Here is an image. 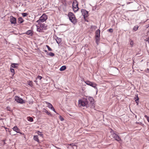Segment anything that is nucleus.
Returning <instances> with one entry per match:
<instances>
[{
	"mask_svg": "<svg viewBox=\"0 0 149 149\" xmlns=\"http://www.w3.org/2000/svg\"><path fill=\"white\" fill-rule=\"evenodd\" d=\"M18 23L19 24H21L24 21V20L22 17H19L18 18Z\"/></svg>",
	"mask_w": 149,
	"mask_h": 149,
	"instance_id": "obj_16",
	"label": "nucleus"
},
{
	"mask_svg": "<svg viewBox=\"0 0 149 149\" xmlns=\"http://www.w3.org/2000/svg\"><path fill=\"white\" fill-rule=\"evenodd\" d=\"M47 18V15L46 14H43L40 17L39 19L37 21V22L38 24L40 23L45 21Z\"/></svg>",
	"mask_w": 149,
	"mask_h": 149,
	"instance_id": "obj_4",
	"label": "nucleus"
},
{
	"mask_svg": "<svg viewBox=\"0 0 149 149\" xmlns=\"http://www.w3.org/2000/svg\"><path fill=\"white\" fill-rule=\"evenodd\" d=\"M15 100L18 103L21 104H23L25 103V102L24 101V100L18 96H16L15 97Z\"/></svg>",
	"mask_w": 149,
	"mask_h": 149,
	"instance_id": "obj_8",
	"label": "nucleus"
},
{
	"mask_svg": "<svg viewBox=\"0 0 149 149\" xmlns=\"http://www.w3.org/2000/svg\"><path fill=\"white\" fill-rule=\"evenodd\" d=\"M34 140L35 141H37V142H39V140L38 139V136L36 135L35 136H34L33 137Z\"/></svg>",
	"mask_w": 149,
	"mask_h": 149,
	"instance_id": "obj_18",
	"label": "nucleus"
},
{
	"mask_svg": "<svg viewBox=\"0 0 149 149\" xmlns=\"http://www.w3.org/2000/svg\"><path fill=\"white\" fill-rule=\"evenodd\" d=\"M44 51L45 52H47V50H44Z\"/></svg>",
	"mask_w": 149,
	"mask_h": 149,
	"instance_id": "obj_40",
	"label": "nucleus"
},
{
	"mask_svg": "<svg viewBox=\"0 0 149 149\" xmlns=\"http://www.w3.org/2000/svg\"><path fill=\"white\" fill-rule=\"evenodd\" d=\"M42 77L40 76H38L36 78V79L37 80L39 79V80H40L42 78Z\"/></svg>",
	"mask_w": 149,
	"mask_h": 149,
	"instance_id": "obj_30",
	"label": "nucleus"
},
{
	"mask_svg": "<svg viewBox=\"0 0 149 149\" xmlns=\"http://www.w3.org/2000/svg\"><path fill=\"white\" fill-rule=\"evenodd\" d=\"M37 31L39 32H42L43 31L46 30L47 26L45 24L41 23L38 24L36 25Z\"/></svg>",
	"mask_w": 149,
	"mask_h": 149,
	"instance_id": "obj_2",
	"label": "nucleus"
},
{
	"mask_svg": "<svg viewBox=\"0 0 149 149\" xmlns=\"http://www.w3.org/2000/svg\"><path fill=\"white\" fill-rule=\"evenodd\" d=\"M18 65V63H12L11 64V66L13 68H17V65Z\"/></svg>",
	"mask_w": 149,
	"mask_h": 149,
	"instance_id": "obj_15",
	"label": "nucleus"
},
{
	"mask_svg": "<svg viewBox=\"0 0 149 149\" xmlns=\"http://www.w3.org/2000/svg\"><path fill=\"white\" fill-rule=\"evenodd\" d=\"M136 98H135V102H136V103L137 104V105H138V101L139 100V97H138V95H136Z\"/></svg>",
	"mask_w": 149,
	"mask_h": 149,
	"instance_id": "obj_21",
	"label": "nucleus"
},
{
	"mask_svg": "<svg viewBox=\"0 0 149 149\" xmlns=\"http://www.w3.org/2000/svg\"><path fill=\"white\" fill-rule=\"evenodd\" d=\"M27 84L31 87H32L33 86V83L32 81H28L27 82Z\"/></svg>",
	"mask_w": 149,
	"mask_h": 149,
	"instance_id": "obj_19",
	"label": "nucleus"
},
{
	"mask_svg": "<svg viewBox=\"0 0 149 149\" xmlns=\"http://www.w3.org/2000/svg\"><path fill=\"white\" fill-rule=\"evenodd\" d=\"M81 11L82 15L83 16L84 19L88 17V13L87 11L85 9H81Z\"/></svg>",
	"mask_w": 149,
	"mask_h": 149,
	"instance_id": "obj_9",
	"label": "nucleus"
},
{
	"mask_svg": "<svg viewBox=\"0 0 149 149\" xmlns=\"http://www.w3.org/2000/svg\"><path fill=\"white\" fill-rule=\"evenodd\" d=\"M43 112L46 113H47V114L51 116L52 114L50 113L46 109H43Z\"/></svg>",
	"mask_w": 149,
	"mask_h": 149,
	"instance_id": "obj_20",
	"label": "nucleus"
},
{
	"mask_svg": "<svg viewBox=\"0 0 149 149\" xmlns=\"http://www.w3.org/2000/svg\"><path fill=\"white\" fill-rule=\"evenodd\" d=\"M25 33L27 34L28 35L30 36H32L33 34V33L32 31L31 30L28 31Z\"/></svg>",
	"mask_w": 149,
	"mask_h": 149,
	"instance_id": "obj_13",
	"label": "nucleus"
},
{
	"mask_svg": "<svg viewBox=\"0 0 149 149\" xmlns=\"http://www.w3.org/2000/svg\"><path fill=\"white\" fill-rule=\"evenodd\" d=\"M70 145H71V146H75V145L74 144V143H71L70 144Z\"/></svg>",
	"mask_w": 149,
	"mask_h": 149,
	"instance_id": "obj_37",
	"label": "nucleus"
},
{
	"mask_svg": "<svg viewBox=\"0 0 149 149\" xmlns=\"http://www.w3.org/2000/svg\"><path fill=\"white\" fill-rule=\"evenodd\" d=\"M112 136L114 139L117 141H119L121 140V139L119 136L113 132L112 133Z\"/></svg>",
	"mask_w": 149,
	"mask_h": 149,
	"instance_id": "obj_7",
	"label": "nucleus"
},
{
	"mask_svg": "<svg viewBox=\"0 0 149 149\" xmlns=\"http://www.w3.org/2000/svg\"><path fill=\"white\" fill-rule=\"evenodd\" d=\"M46 47H47L49 51H52V49H51L48 45H46Z\"/></svg>",
	"mask_w": 149,
	"mask_h": 149,
	"instance_id": "obj_28",
	"label": "nucleus"
},
{
	"mask_svg": "<svg viewBox=\"0 0 149 149\" xmlns=\"http://www.w3.org/2000/svg\"><path fill=\"white\" fill-rule=\"evenodd\" d=\"M68 16L69 17L70 20L74 24L77 23V20L74 15L71 12H69Z\"/></svg>",
	"mask_w": 149,
	"mask_h": 149,
	"instance_id": "obj_3",
	"label": "nucleus"
},
{
	"mask_svg": "<svg viewBox=\"0 0 149 149\" xmlns=\"http://www.w3.org/2000/svg\"><path fill=\"white\" fill-rule=\"evenodd\" d=\"M27 120L29 121L32 122L33 121V118L32 117H27Z\"/></svg>",
	"mask_w": 149,
	"mask_h": 149,
	"instance_id": "obj_25",
	"label": "nucleus"
},
{
	"mask_svg": "<svg viewBox=\"0 0 149 149\" xmlns=\"http://www.w3.org/2000/svg\"><path fill=\"white\" fill-rule=\"evenodd\" d=\"M145 116L146 118L147 121L149 122V117H148L146 115H145Z\"/></svg>",
	"mask_w": 149,
	"mask_h": 149,
	"instance_id": "obj_35",
	"label": "nucleus"
},
{
	"mask_svg": "<svg viewBox=\"0 0 149 149\" xmlns=\"http://www.w3.org/2000/svg\"><path fill=\"white\" fill-rule=\"evenodd\" d=\"M148 26H149H149L148 27H147V28H148Z\"/></svg>",
	"mask_w": 149,
	"mask_h": 149,
	"instance_id": "obj_42",
	"label": "nucleus"
},
{
	"mask_svg": "<svg viewBox=\"0 0 149 149\" xmlns=\"http://www.w3.org/2000/svg\"><path fill=\"white\" fill-rule=\"evenodd\" d=\"M46 103L48 105V107L51 109H52L53 107L52 105L50 103L47 102Z\"/></svg>",
	"mask_w": 149,
	"mask_h": 149,
	"instance_id": "obj_22",
	"label": "nucleus"
},
{
	"mask_svg": "<svg viewBox=\"0 0 149 149\" xmlns=\"http://www.w3.org/2000/svg\"><path fill=\"white\" fill-rule=\"evenodd\" d=\"M100 40V38H95V41L96 43L98 44V42Z\"/></svg>",
	"mask_w": 149,
	"mask_h": 149,
	"instance_id": "obj_29",
	"label": "nucleus"
},
{
	"mask_svg": "<svg viewBox=\"0 0 149 149\" xmlns=\"http://www.w3.org/2000/svg\"><path fill=\"white\" fill-rule=\"evenodd\" d=\"M10 21L12 24H16V19L13 16H11L10 18Z\"/></svg>",
	"mask_w": 149,
	"mask_h": 149,
	"instance_id": "obj_10",
	"label": "nucleus"
},
{
	"mask_svg": "<svg viewBox=\"0 0 149 149\" xmlns=\"http://www.w3.org/2000/svg\"><path fill=\"white\" fill-rule=\"evenodd\" d=\"M148 71H149V69H148V68H147V70L146 71V72H148Z\"/></svg>",
	"mask_w": 149,
	"mask_h": 149,
	"instance_id": "obj_39",
	"label": "nucleus"
},
{
	"mask_svg": "<svg viewBox=\"0 0 149 149\" xmlns=\"http://www.w3.org/2000/svg\"><path fill=\"white\" fill-rule=\"evenodd\" d=\"M97 28V26H95L92 25L91 26V29H95Z\"/></svg>",
	"mask_w": 149,
	"mask_h": 149,
	"instance_id": "obj_26",
	"label": "nucleus"
},
{
	"mask_svg": "<svg viewBox=\"0 0 149 149\" xmlns=\"http://www.w3.org/2000/svg\"><path fill=\"white\" fill-rule=\"evenodd\" d=\"M88 99L90 102L89 103L86 99H84L82 100H79V104L83 107H86L87 108L89 107L91 108H94V100L93 97H89Z\"/></svg>",
	"mask_w": 149,
	"mask_h": 149,
	"instance_id": "obj_1",
	"label": "nucleus"
},
{
	"mask_svg": "<svg viewBox=\"0 0 149 149\" xmlns=\"http://www.w3.org/2000/svg\"><path fill=\"white\" fill-rule=\"evenodd\" d=\"M28 15V14L27 13H22V15L24 17L27 16Z\"/></svg>",
	"mask_w": 149,
	"mask_h": 149,
	"instance_id": "obj_27",
	"label": "nucleus"
},
{
	"mask_svg": "<svg viewBox=\"0 0 149 149\" xmlns=\"http://www.w3.org/2000/svg\"><path fill=\"white\" fill-rule=\"evenodd\" d=\"M100 30L98 29L95 32V38H99L100 37Z\"/></svg>",
	"mask_w": 149,
	"mask_h": 149,
	"instance_id": "obj_11",
	"label": "nucleus"
},
{
	"mask_svg": "<svg viewBox=\"0 0 149 149\" xmlns=\"http://www.w3.org/2000/svg\"><path fill=\"white\" fill-rule=\"evenodd\" d=\"M133 42L132 40H131L130 42V45L132 46V47L133 45Z\"/></svg>",
	"mask_w": 149,
	"mask_h": 149,
	"instance_id": "obj_32",
	"label": "nucleus"
},
{
	"mask_svg": "<svg viewBox=\"0 0 149 149\" xmlns=\"http://www.w3.org/2000/svg\"><path fill=\"white\" fill-rule=\"evenodd\" d=\"M36 80H36H36L35 81H35V82H37V81Z\"/></svg>",
	"mask_w": 149,
	"mask_h": 149,
	"instance_id": "obj_41",
	"label": "nucleus"
},
{
	"mask_svg": "<svg viewBox=\"0 0 149 149\" xmlns=\"http://www.w3.org/2000/svg\"><path fill=\"white\" fill-rule=\"evenodd\" d=\"M10 71L12 73H14V70L13 68H10Z\"/></svg>",
	"mask_w": 149,
	"mask_h": 149,
	"instance_id": "obj_31",
	"label": "nucleus"
},
{
	"mask_svg": "<svg viewBox=\"0 0 149 149\" xmlns=\"http://www.w3.org/2000/svg\"><path fill=\"white\" fill-rule=\"evenodd\" d=\"M51 109L53 110L55 112H56L55 110L53 107L52 108V109Z\"/></svg>",
	"mask_w": 149,
	"mask_h": 149,
	"instance_id": "obj_36",
	"label": "nucleus"
},
{
	"mask_svg": "<svg viewBox=\"0 0 149 149\" xmlns=\"http://www.w3.org/2000/svg\"><path fill=\"white\" fill-rule=\"evenodd\" d=\"M108 31L111 33H112L113 32V29H110Z\"/></svg>",
	"mask_w": 149,
	"mask_h": 149,
	"instance_id": "obj_34",
	"label": "nucleus"
},
{
	"mask_svg": "<svg viewBox=\"0 0 149 149\" xmlns=\"http://www.w3.org/2000/svg\"><path fill=\"white\" fill-rule=\"evenodd\" d=\"M39 135H40L41 136H42L43 134H38Z\"/></svg>",
	"mask_w": 149,
	"mask_h": 149,
	"instance_id": "obj_38",
	"label": "nucleus"
},
{
	"mask_svg": "<svg viewBox=\"0 0 149 149\" xmlns=\"http://www.w3.org/2000/svg\"><path fill=\"white\" fill-rule=\"evenodd\" d=\"M85 83L87 85L94 87L95 89H97L96 87L97 85L89 81H86Z\"/></svg>",
	"mask_w": 149,
	"mask_h": 149,
	"instance_id": "obj_6",
	"label": "nucleus"
},
{
	"mask_svg": "<svg viewBox=\"0 0 149 149\" xmlns=\"http://www.w3.org/2000/svg\"><path fill=\"white\" fill-rule=\"evenodd\" d=\"M59 119L62 121H63L64 120V119H63V118L61 116H59Z\"/></svg>",
	"mask_w": 149,
	"mask_h": 149,
	"instance_id": "obj_33",
	"label": "nucleus"
},
{
	"mask_svg": "<svg viewBox=\"0 0 149 149\" xmlns=\"http://www.w3.org/2000/svg\"><path fill=\"white\" fill-rule=\"evenodd\" d=\"M138 28L139 26L136 25L134 26L133 29V30L134 31H136L138 30Z\"/></svg>",
	"mask_w": 149,
	"mask_h": 149,
	"instance_id": "obj_23",
	"label": "nucleus"
},
{
	"mask_svg": "<svg viewBox=\"0 0 149 149\" xmlns=\"http://www.w3.org/2000/svg\"><path fill=\"white\" fill-rule=\"evenodd\" d=\"M13 130L16 132L17 133H19L20 134H22V133L20 132H19V129L18 128H17V126H15V127H14L13 128Z\"/></svg>",
	"mask_w": 149,
	"mask_h": 149,
	"instance_id": "obj_12",
	"label": "nucleus"
},
{
	"mask_svg": "<svg viewBox=\"0 0 149 149\" xmlns=\"http://www.w3.org/2000/svg\"><path fill=\"white\" fill-rule=\"evenodd\" d=\"M66 67L65 65H63L61 67L60 69V70L61 71H63L66 69Z\"/></svg>",
	"mask_w": 149,
	"mask_h": 149,
	"instance_id": "obj_17",
	"label": "nucleus"
},
{
	"mask_svg": "<svg viewBox=\"0 0 149 149\" xmlns=\"http://www.w3.org/2000/svg\"><path fill=\"white\" fill-rule=\"evenodd\" d=\"M55 40L57 43L58 44L60 43L61 41V38H59L56 36V38H55Z\"/></svg>",
	"mask_w": 149,
	"mask_h": 149,
	"instance_id": "obj_14",
	"label": "nucleus"
},
{
	"mask_svg": "<svg viewBox=\"0 0 149 149\" xmlns=\"http://www.w3.org/2000/svg\"><path fill=\"white\" fill-rule=\"evenodd\" d=\"M47 55L50 56H54L55 55L54 53L51 52L49 53H47Z\"/></svg>",
	"mask_w": 149,
	"mask_h": 149,
	"instance_id": "obj_24",
	"label": "nucleus"
},
{
	"mask_svg": "<svg viewBox=\"0 0 149 149\" xmlns=\"http://www.w3.org/2000/svg\"><path fill=\"white\" fill-rule=\"evenodd\" d=\"M78 3L77 2L75 3L73 2L72 4V8L74 11L75 12H77L79 9L78 6Z\"/></svg>",
	"mask_w": 149,
	"mask_h": 149,
	"instance_id": "obj_5",
	"label": "nucleus"
}]
</instances>
